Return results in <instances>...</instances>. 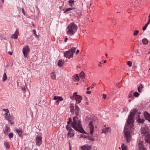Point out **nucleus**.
<instances>
[{
    "mask_svg": "<svg viewBox=\"0 0 150 150\" xmlns=\"http://www.w3.org/2000/svg\"><path fill=\"white\" fill-rule=\"evenodd\" d=\"M143 142L142 141L139 140V150H146L143 145Z\"/></svg>",
    "mask_w": 150,
    "mask_h": 150,
    "instance_id": "10",
    "label": "nucleus"
},
{
    "mask_svg": "<svg viewBox=\"0 0 150 150\" xmlns=\"http://www.w3.org/2000/svg\"><path fill=\"white\" fill-rule=\"evenodd\" d=\"M138 111L137 109H133L130 112L127 120V125H126L124 132L126 140L127 142H129L131 138V132L133 129L134 115Z\"/></svg>",
    "mask_w": 150,
    "mask_h": 150,
    "instance_id": "1",
    "label": "nucleus"
},
{
    "mask_svg": "<svg viewBox=\"0 0 150 150\" xmlns=\"http://www.w3.org/2000/svg\"><path fill=\"white\" fill-rule=\"evenodd\" d=\"M42 137L40 136H38L36 138V145L39 146L42 143Z\"/></svg>",
    "mask_w": 150,
    "mask_h": 150,
    "instance_id": "8",
    "label": "nucleus"
},
{
    "mask_svg": "<svg viewBox=\"0 0 150 150\" xmlns=\"http://www.w3.org/2000/svg\"><path fill=\"white\" fill-rule=\"evenodd\" d=\"M18 31L17 30H16L14 34H13L12 35L11 38H18Z\"/></svg>",
    "mask_w": 150,
    "mask_h": 150,
    "instance_id": "19",
    "label": "nucleus"
},
{
    "mask_svg": "<svg viewBox=\"0 0 150 150\" xmlns=\"http://www.w3.org/2000/svg\"><path fill=\"white\" fill-rule=\"evenodd\" d=\"M91 136H89L87 137V138L90 141H94L95 139L93 138H91Z\"/></svg>",
    "mask_w": 150,
    "mask_h": 150,
    "instance_id": "36",
    "label": "nucleus"
},
{
    "mask_svg": "<svg viewBox=\"0 0 150 150\" xmlns=\"http://www.w3.org/2000/svg\"><path fill=\"white\" fill-rule=\"evenodd\" d=\"M89 127L90 128V133L91 136L93 135V121H90L88 125Z\"/></svg>",
    "mask_w": 150,
    "mask_h": 150,
    "instance_id": "7",
    "label": "nucleus"
},
{
    "mask_svg": "<svg viewBox=\"0 0 150 150\" xmlns=\"http://www.w3.org/2000/svg\"><path fill=\"white\" fill-rule=\"evenodd\" d=\"M106 98V95L104 94H103V98L104 99H105Z\"/></svg>",
    "mask_w": 150,
    "mask_h": 150,
    "instance_id": "43",
    "label": "nucleus"
},
{
    "mask_svg": "<svg viewBox=\"0 0 150 150\" xmlns=\"http://www.w3.org/2000/svg\"><path fill=\"white\" fill-rule=\"evenodd\" d=\"M1 1L3 2H4V0H1Z\"/></svg>",
    "mask_w": 150,
    "mask_h": 150,
    "instance_id": "61",
    "label": "nucleus"
},
{
    "mask_svg": "<svg viewBox=\"0 0 150 150\" xmlns=\"http://www.w3.org/2000/svg\"><path fill=\"white\" fill-rule=\"evenodd\" d=\"M127 64L129 66L131 67L132 65V63L131 62L128 61L127 63Z\"/></svg>",
    "mask_w": 150,
    "mask_h": 150,
    "instance_id": "38",
    "label": "nucleus"
},
{
    "mask_svg": "<svg viewBox=\"0 0 150 150\" xmlns=\"http://www.w3.org/2000/svg\"><path fill=\"white\" fill-rule=\"evenodd\" d=\"M86 103V104H87V105H88V102H87Z\"/></svg>",
    "mask_w": 150,
    "mask_h": 150,
    "instance_id": "60",
    "label": "nucleus"
},
{
    "mask_svg": "<svg viewBox=\"0 0 150 150\" xmlns=\"http://www.w3.org/2000/svg\"><path fill=\"white\" fill-rule=\"evenodd\" d=\"M111 130V129L110 127H107L103 129L102 133H106L108 132H110Z\"/></svg>",
    "mask_w": 150,
    "mask_h": 150,
    "instance_id": "15",
    "label": "nucleus"
},
{
    "mask_svg": "<svg viewBox=\"0 0 150 150\" xmlns=\"http://www.w3.org/2000/svg\"><path fill=\"white\" fill-rule=\"evenodd\" d=\"M148 21H150V14H149V16H148Z\"/></svg>",
    "mask_w": 150,
    "mask_h": 150,
    "instance_id": "51",
    "label": "nucleus"
},
{
    "mask_svg": "<svg viewBox=\"0 0 150 150\" xmlns=\"http://www.w3.org/2000/svg\"><path fill=\"white\" fill-rule=\"evenodd\" d=\"M77 26L74 23H70L66 28L67 34L69 36H72L77 31Z\"/></svg>",
    "mask_w": 150,
    "mask_h": 150,
    "instance_id": "3",
    "label": "nucleus"
},
{
    "mask_svg": "<svg viewBox=\"0 0 150 150\" xmlns=\"http://www.w3.org/2000/svg\"><path fill=\"white\" fill-rule=\"evenodd\" d=\"M139 33V30H136L134 32L133 35L134 36L137 35Z\"/></svg>",
    "mask_w": 150,
    "mask_h": 150,
    "instance_id": "37",
    "label": "nucleus"
},
{
    "mask_svg": "<svg viewBox=\"0 0 150 150\" xmlns=\"http://www.w3.org/2000/svg\"><path fill=\"white\" fill-rule=\"evenodd\" d=\"M137 121L139 123L142 124L144 123V120L143 118L142 119H141L139 117V115L138 116V118L137 120Z\"/></svg>",
    "mask_w": 150,
    "mask_h": 150,
    "instance_id": "17",
    "label": "nucleus"
},
{
    "mask_svg": "<svg viewBox=\"0 0 150 150\" xmlns=\"http://www.w3.org/2000/svg\"><path fill=\"white\" fill-rule=\"evenodd\" d=\"M8 53L10 55H12V52H8Z\"/></svg>",
    "mask_w": 150,
    "mask_h": 150,
    "instance_id": "54",
    "label": "nucleus"
},
{
    "mask_svg": "<svg viewBox=\"0 0 150 150\" xmlns=\"http://www.w3.org/2000/svg\"><path fill=\"white\" fill-rule=\"evenodd\" d=\"M9 129V127H5V130H4V132L5 134L8 133V130Z\"/></svg>",
    "mask_w": 150,
    "mask_h": 150,
    "instance_id": "31",
    "label": "nucleus"
},
{
    "mask_svg": "<svg viewBox=\"0 0 150 150\" xmlns=\"http://www.w3.org/2000/svg\"><path fill=\"white\" fill-rule=\"evenodd\" d=\"M81 148L83 150H89L91 149V147L87 144H86L81 146Z\"/></svg>",
    "mask_w": 150,
    "mask_h": 150,
    "instance_id": "13",
    "label": "nucleus"
},
{
    "mask_svg": "<svg viewBox=\"0 0 150 150\" xmlns=\"http://www.w3.org/2000/svg\"><path fill=\"white\" fill-rule=\"evenodd\" d=\"M79 75L82 79L84 78L85 77V75L83 71H81L79 74Z\"/></svg>",
    "mask_w": 150,
    "mask_h": 150,
    "instance_id": "30",
    "label": "nucleus"
},
{
    "mask_svg": "<svg viewBox=\"0 0 150 150\" xmlns=\"http://www.w3.org/2000/svg\"><path fill=\"white\" fill-rule=\"evenodd\" d=\"M29 48L28 46H26L24 47L23 49V52L25 57H27L28 53L29 51Z\"/></svg>",
    "mask_w": 150,
    "mask_h": 150,
    "instance_id": "6",
    "label": "nucleus"
},
{
    "mask_svg": "<svg viewBox=\"0 0 150 150\" xmlns=\"http://www.w3.org/2000/svg\"><path fill=\"white\" fill-rule=\"evenodd\" d=\"M22 12L23 14H24V15H25V13L24 11V10L23 8H22Z\"/></svg>",
    "mask_w": 150,
    "mask_h": 150,
    "instance_id": "50",
    "label": "nucleus"
},
{
    "mask_svg": "<svg viewBox=\"0 0 150 150\" xmlns=\"http://www.w3.org/2000/svg\"><path fill=\"white\" fill-rule=\"evenodd\" d=\"M33 32L34 33V34L35 35V36H36V37H37V34L36 33V31H35V30H33Z\"/></svg>",
    "mask_w": 150,
    "mask_h": 150,
    "instance_id": "48",
    "label": "nucleus"
},
{
    "mask_svg": "<svg viewBox=\"0 0 150 150\" xmlns=\"http://www.w3.org/2000/svg\"><path fill=\"white\" fill-rule=\"evenodd\" d=\"M103 63H106V60H104V61Z\"/></svg>",
    "mask_w": 150,
    "mask_h": 150,
    "instance_id": "56",
    "label": "nucleus"
},
{
    "mask_svg": "<svg viewBox=\"0 0 150 150\" xmlns=\"http://www.w3.org/2000/svg\"><path fill=\"white\" fill-rule=\"evenodd\" d=\"M144 137L145 142L147 143L150 144V134L149 133H146Z\"/></svg>",
    "mask_w": 150,
    "mask_h": 150,
    "instance_id": "9",
    "label": "nucleus"
},
{
    "mask_svg": "<svg viewBox=\"0 0 150 150\" xmlns=\"http://www.w3.org/2000/svg\"><path fill=\"white\" fill-rule=\"evenodd\" d=\"M74 77L75 79H74L75 81H78L79 80V77L78 75V74H76L74 76Z\"/></svg>",
    "mask_w": 150,
    "mask_h": 150,
    "instance_id": "24",
    "label": "nucleus"
},
{
    "mask_svg": "<svg viewBox=\"0 0 150 150\" xmlns=\"http://www.w3.org/2000/svg\"><path fill=\"white\" fill-rule=\"evenodd\" d=\"M73 95H74V96H76V97H77L78 96H79V95H77L76 92L74 93H73Z\"/></svg>",
    "mask_w": 150,
    "mask_h": 150,
    "instance_id": "49",
    "label": "nucleus"
},
{
    "mask_svg": "<svg viewBox=\"0 0 150 150\" xmlns=\"http://www.w3.org/2000/svg\"><path fill=\"white\" fill-rule=\"evenodd\" d=\"M13 134L12 133H9L8 134V136L9 138H10L13 137Z\"/></svg>",
    "mask_w": 150,
    "mask_h": 150,
    "instance_id": "39",
    "label": "nucleus"
},
{
    "mask_svg": "<svg viewBox=\"0 0 150 150\" xmlns=\"http://www.w3.org/2000/svg\"><path fill=\"white\" fill-rule=\"evenodd\" d=\"M132 92H130L128 96V98H134V96L132 94Z\"/></svg>",
    "mask_w": 150,
    "mask_h": 150,
    "instance_id": "35",
    "label": "nucleus"
},
{
    "mask_svg": "<svg viewBox=\"0 0 150 150\" xmlns=\"http://www.w3.org/2000/svg\"><path fill=\"white\" fill-rule=\"evenodd\" d=\"M79 52V50H77L76 52V54H77Z\"/></svg>",
    "mask_w": 150,
    "mask_h": 150,
    "instance_id": "53",
    "label": "nucleus"
},
{
    "mask_svg": "<svg viewBox=\"0 0 150 150\" xmlns=\"http://www.w3.org/2000/svg\"><path fill=\"white\" fill-rule=\"evenodd\" d=\"M52 79H56V75L54 72H52L51 74Z\"/></svg>",
    "mask_w": 150,
    "mask_h": 150,
    "instance_id": "22",
    "label": "nucleus"
},
{
    "mask_svg": "<svg viewBox=\"0 0 150 150\" xmlns=\"http://www.w3.org/2000/svg\"><path fill=\"white\" fill-rule=\"evenodd\" d=\"M75 1L74 0H69V6L71 7H72L73 5L74 4Z\"/></svg>",
    "mask_w": 150,
    "mask_h": 150,
    "instance_id": "21",
    "label": "nucleus"
},
{
    "mask_svg": "<svg viewBox=\"0 0 150 150\" xmlns=\"http://www.w3.org/2000/svg\"><path fill=\"white\" fill-rule=\"evenodd\" d=\"M78 83H76V84H77V85H78Z\"/></svg>",
    "mask_w": 150,
    "mask_h": 150,
    "instance_id": "63",
    "label": "nucleus"
},
{
    "mask_svg": "<svg viewBox=\"0 0 150 150\" xmlns=\"http://www.w3.org/2000/svg\"><path fill=\"white\" fill-rule=\"evenodd\" d=\"M142 42L144 45H146L148 43V40L146 38H144L142 40Z\"/></svg>",
    "mask_w": 150,
    "mask_h": 150,
    "instance_id": "29",
    "label": "nucleus"
},
{
    "mask_svg": "<svg viewBox=\"0 0 150 150\" xmlns=\"http://www.w3.org/2000/svg\"><path fill=\"white\" fill-rule=\"evenodd\" d=\"M7 77L6 73H4L3 76V81H5L7 79Z\"/></svg>",
    "mask_w": 150,
    "mask_h": 150,
    "instance_id": "26",
    "label": "nucleus"
},
{
    "mask_svg": "<svg viewBox=\"0 0 150 150\" xmlns=\"http://www.w3.org/2000/svg\"><path fill=\"white\" fill-rule=\"evenodd\" d=\"M105 55L106 56H107V54H105Z\"/></svg>",
    "mask_w": 150,
    "mask_h": 150,
    "instance_id": "62",
    "label": "nucleus"
},
{
    "mask_svg": "<svg viewBox=\"0 0 150 150\" xmlns=\"http://www.w3.org/2000/svg\"><path fill=\"white\" fill-rule=\"evenodd\" d=\"M64 62V60H62V59H60L59 60L58 63V66L60 67H62Z\"/></svg>",
    "mask_w": 150,
    "mask_h": 150,
    "instance_id": "16",
    "label": "nucleus"
},
{
    "mask_svg": "<svg viewBox=\"0 0 150 150\" xmlns=\"http://www.w3.org/2000/svg\"><path fill=\"white\" fill-rule=\"evenodd\" d=\"M149 53H150V51L149 52Z\"/></svg>",
    "mask_w": 150,
    "mask_h": 150,
    "instance_id": "64",
    "label": "nucleus"
},
{
    "mask_svg": "<svg viewBox=\"0 0 150 150\" xmlns=\"http://www.w3.org/2000/svg\"><path fill=\"white\" fill-rule=\"evenodd\" d=\"M91 91H86V93L87 94H90L91 93Z\"/></svg>",
    "mask_w": 150,
    "mask_h": 150,
    "instance_id": "46",
    "label": "nucleus"
},
{
    "mask_svg": "<svg viewBox=\"0 0 150 150\" xmlns=\"http://www.w3.org/2000/svg\"><path fill=\"white\" fill-rule=\"evenodd\" d=\"M73 122L71 124L72 127L76 131L80 133L87 134L82 128L81 124V121L79 120L78 122L76 120L75 117H73Z\"/></svg>",
    "mask_w": 150,
    "mask_h": 150,
    "instance_id": "2",
    "label": "nucleus"
},
{
    "mask_svg": "<svg viewBox=\"0 0 150 150\" xmlns=\"http://www.w3.org/2000/svg\"><path fill=\"white\" fill-rule=\"evenodd\" d=\"M131 100H130V99H129V100H128V102H131Z\"/></svg>",
    "mask_w": 150,
    "mask_h": 150,
    "instance_id": "57",
    "label": "nucleus"
},
{
    "mask_svg": "<svg viewBox=\"0 0 150 150\" xmlns=\"http://www.w3.org/2000/svg\"><path fill=\"white\" fill-rule=\"evenodd\" d=\"M74 8H69L66 9L65 11H64V13H66L68 11H70L71 10H73L74 9Z\"/></svg>",
    "mask_w": 150,
    "mask_h": 150,
    "instance_id": "27",
    "label": "nucleus"
},
{
    "mask_svg": "<svg viewBox=\"0 0 150 150\" xmlns=\"http://www.w3.org/2000/svg\"><path fill=\"white\" fill-rule=\"evenodd\" d=\"M133 94H134V96L135 97H137V98L140 95L139 93L137 92H135Z\"/></svg>",
    "mask_w": 150,
    "mask_h": 150,
    "instance_id": "33",
    "label": "nucleus"
},
{
    "mask_svg": "<svg viewBox=\"0 0 150 150\" xmlns=\"http://www.w3.org/2000/svg\"><path fill=\"white\" fill-rule=\"evenodd\" d=\"M138 91L139 92V93H141L142 92V91H141V89L139 88V87H138Z\"/></svg>",
    "mask_w": 150,
    "mask_h": 150,
    "instance_id": "45",
    "label": "nucleus"
},
{
    "mask_svg": "<svg viewBox=\"0 0 150 150\" xmlns=\"http://www.w3.org/2000/svg\"><path fill=\"white\" fill-rule=\"evenodd\" d=\"M4 115L6 119L9 122H10L13 119L12 117L9 115H8V114L7 115V113H6Z\"/></svg>",
    "mask_w": 150,
    "mask_h": 150,
    "instance_id": "14",
    "label": "nucleus"
},
{
    "mask_svg": "<svg viewBox=\"0 0 150 150\" xmlns=\"http://www.w3.org/2000/svg\"><path fill=\"white\" fill-rule=\"evenodd\" d=\"M3 110L4 111H5L6 113H7V115H8V113L9 112V110L8 109H4Z\"/></svg>",
    "mask_w": 150,
    "mask_h": 150,
    "instance_id": "41",
    "label": "nucleus"
},
{
    "mask_svg": "<svg viewBox=\"0 0 150 150\" xmlns=\"http://www.w3.org/2000/svg\"><path fill=\"white\" fill-rule=\"evenodd\" d=\"M76 48L74 47L71 48L68 51L65 52L64 54V56L67 58H70L73 56V54L75 52Z\"/></svg>",
    "mask_w": 150,
    "mask_h": 150,
    "instance_id": "4",
    "label": "nucleus"
},
{
    "mask_svg": "<svg viewBox=\"0 0 150 150\" xmlns=\"http://www.w3.org/2000/svg\"><path fill=\"white\" fill-rule=\"evenodd\" d=\"M54 100H58L59 101L63 100V98L61 97L56 96H54Z\"/></svg>",
    "mask_w": 150,
    "mask_h": 150,
    "instance_id": "20",
    "label": "nucleus"
},
{
    "mask_svg": "<svg viewBox=\"0 0 150 150\" xmlns=\"http://www.w3.org/2000/svg\"><path fill=\"white\" fill-rule=\"evenodd\" d=\"M102 64V62H99V65H100V64Z\"/></svg>",
    "mask_w": 150,
    "mask_h": 150,
    "instance_id": "58",
    "label": "nucleus"
},
{
    "mask_svg": "<svg viewBox=\"0 0 150 150\" xmlns=\"http://www.w3.org/2000/svg\"><path fill=\"white\" fill-rule=\"evenodd\" d=\"M122 150H127V147L126 146H125L124 144L122 145Z\"/></svg>",
    "mask_w": 150,
    "mask_h": 150,
    "instance_id": "32",
    "label": "nucleus"
},
{
    "mask_svg": "<svg viewBox=\"0 0 150 150\" xmlns=\"http://www.w3.org/2000/svg\"><path fill=\"white\" fill-rule=\"evenodd\" d=\"M66 128L67 129L69 130V131L68 133V135L70 137H74V134H73L72 135V132L74 130L72 129L71 128H70V127H68L67 125L66 126Z\"/></svg>",
    "mask_w": 150,
    "mask_h": 150,
    "instance_id": "11",
    "label": "nucleus"
},
{
    "mask_svg": "<svg viewBox=\"0 0 150 150\" xmlns=\"http://www.w3.org/2000/svg\"><path fill=\"white\" fill-rule=\"evenodd\" d=\"M146 133H148L147 132H146L145 129H143L142 130L141 132V134H143L144 135V136H145L146 134Z\"/></svg>",
    "mask_w": 150,
    "mask_h": 150,
    "instance_id": "34",
    "label": "nucleus"
},
{
    "mask_svg": "<svg viewBox=\"0 0 150 150\" xmlns=\"http://www.w3.org/2000/svg\"><path fill=\"white\" fill-rule=\"evenodd\" d=\"M21 89H22V90L23 91V92H25L26 90L25 88L24 87H22L21 88Z\"/></svg>",
    "mask_w": 150,
    "mask_h": 150,
    "instance_id": "44",
    "label": "nucleus"
},
{
    "mask_svg": "<svg viewBox=\"0 0 150 150\" xmlns=\"http://www.w3.org/2000/svg\"><path fill=\"white\" fill-rule=\"evenodd\" d=\"M16 131L20 137H21L22 136V131L21 130H19L17 129L16 130Z\"/></svg>",
    "mask_w": 150,
    "mask_h": 150,
    "instance_id": "28",
    "label": "nucleus"
},
{
    "mask_svg": "<svg viewBox=\"0 0 150 150\" xmlns=\"http://www.w3.org/2000/svg\"><path fill=\"white\" fill-rule=\"evenodd\" d=\"M4 145L6 149H8L10 148V145L8 142H6L4 143Z\"/></svg>",
    "mask_w": 150,
    "mask_h": 150,
    "instance_id": "23",
    "label": "nucleus"
},
{
    "mask_svg": "<svg viewBox=\"0 0 150 150\" xmlns=\"http://www.w3.org/2000/svg\"><path fill=\"white\" fill-rule=\"evenodd\" d=\"M90 88H92L93 87V86H91L90 87H88L87 88V90H88L90 89Z\"/></svg>",
    "mask_w": 150,
    "mask_h": 150,
    "instance_id": "47",
    "label": "nucleus"
},
{
    "mask_svg": "<svg viewBox=\"0 0 150 150\" xmlns=\"http://www.w3.org/2000/svg\"><path fill=\"white\" fill-rule=\"evenodd\" d=\"M82 97L81 96H78L75 98V99L76 102H78V103H80L82 100Z\"/></svg>",
    "mask_w": 150,
    "mask_h": 150,
    "instance_id": "18",
    "label": "nucleus"
},
{
    "mask_svg": "<svg viewBox=\"0 0 150 150\" xmlns=\"http://www.w3.org/2000/svg\"><path fill=\"white\" fill-rule=\"evenodd\" d=\"M144 117L146 119L150 122V115L147 112L145 111L144 113Z\"/></svg>",
    "mask_w": 150,
    "mask_h": 150,
    "instance_id": "12",
    "label": "nucleus"
},
{
    "mask_svg": "<svg viewBox=\"0 0 150 150\" xmlns=\"http://www.w3.org/2000/svg\"><path fill=\"white\" fill-rule=\"evenodd\" d=\"M69 121H68L67 122V126H68V125H69V124L70 123V122H71V117H69Z\"/></svg>",
    "mask_w": 150,
    "mask_h": 150,
    "instance_id": "40",
    "label": "nucleus"
},
{
    "mask_svg": "<svg viewBox=\"0 0 150 150\" xmlns=\"http://www.w3.org/2000/svg\"><path fill=\"white\" fill-rule=\"evenodd\" d=\"M56 102L59 103V101L57 100Z\"/></svg>",
    "mask_w": 150,
    "mask_h": 150,
    "instance_id": "55",
    "label": "nucleus"
},
{
    "mask_svg": "<svg viewBox=\"0 0 150 150\" xmlns=\"http://www.w3.org/2000/svg\"><path fill=\"white\" fill-rule=\"evenodd\" d=\"M68 40V38H65L64 41L65 42H66Z\"/></svg>",
    "mask_w": 150,
    "mask_h": 150,
    "instance_id": "52",
    "label": "nucleus"
},
{
    "mask_svg": "<svg viewBox=\"0 0 150 150\" xmlns=\"http://www.w3.org/2000/svg\"><path fill=\"white\" fill-rule=\"evenodd\" d=\"M70 108L71 112L72 114H74L75 112V115L76 116H78L79 115V108L76 104L75 105V109H74V105L72 104H71Z\"/></svg>",
    "mask_w": 150,
    "mask_h": 150,
    "instance_id": "5",
    "label": "nucleus"
},
{
    "mask_svg": "<svg viewBox=\"0 0 150 150\" xmlns=\"http://www.w3.org/2000/svg\"><path fill=\"white\" fill-rule=\"evenodd\" d=\"M138 87H139L140 89H142L144 88V86L143 84H141Z\"/></svg>",
    "mask_w": 150,
    "mask_h": 150,
    "instance_id": "42",
    "label": "nucleus"
},
{
    "mask_svg": "<svg viewBox=\"0 0 150 150\" xmlns=\"http://www.w3.org/2000/svg\"><path fill=\"white\" fill-rule=\"evenodd\" d=\"M94 83H93L92 84V86H93H93H94Z\"/></svg>",
    "mask_w": 150,
    "mask_h": 150,
    "instance_id": "59",
    "label": "nucleus"
},
{
    "mask_svg": "<svg viewBox=\"0 0 150 150\" xmlns=\"http://www.w3.org/2000/svg\"><path fill=\"white\" fill-rule=\"evenodd\" d=\"M150 23V21H148V22H147V23L146 24H145L144 26L143 27V28L142 30H143L144 31V30H145L146 29V28H147V26Z\"/></svg>",
    "mask_w": 150,
    "mask_h": 150,
    "instance_id": "25",
    "label": "nucleus"
}]
</instances>
